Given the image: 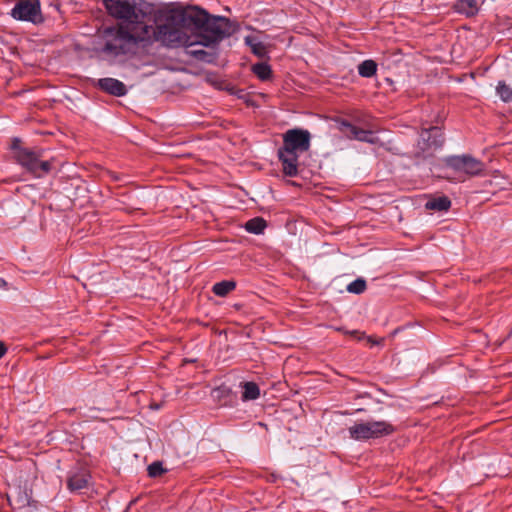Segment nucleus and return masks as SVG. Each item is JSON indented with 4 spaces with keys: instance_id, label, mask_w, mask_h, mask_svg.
<instances>
[{
    "instance_id": "nucleus-1",
    "label": "nucleus",
    "mask_w": 512,
    "mask_h": 512,
    "mask_svg": "<svg viewBox=\"0 0 512 512\" xmlns=\"http://www.w3.org/2000/svg\"><path fill=\"white\" fill-rule=\"evenodd\" d=\"M188 8L184 10H170L164 14L156 26L142 25L143 36H147L144 44L160 43L167 48L193 46L192 26L188 19Z\"/></svg>"
},
{
    "instance_id": "nucleus-2",
    "label": "nucleus",
    "mask_w": 512,
    "mask_h": 512,
    "mask_svg": "<svg viewBox=\"0 0 512 512\" xmlns=\"http://www.w3.org/2000/svg\"><path fill=\"white\" fill-rule=\"evenodd\" d=\"M188 12L194 38L193 46H215L236 31L234 23L226 17L211 15L198 6L189 7Z\"/></svg>"
},
{
    "instance_id": "nucleus-3",
    "label": "nucleus",
    "mask_w": 512,
    "mask_h": 512,
    "mask_svg": "<svg viewBox=\"0 0 512 512\" xmlns=\"http://www.w3.org/2000/svg\"><path fill=\"white\" fill-rule=\"evenodd\" d=\"M102 37L104 46L101 51L110 57L135 53L138 45L147 39V36H143L142 26L139 29L128 28L123 24L104 29Z\"/></svg>"
},
{
    "instance_id": "nucleus-4",
    "label": "nucleus",
    "mask_w": 512,
    "mask_h": 512,
    "mask_svg": "<svg viewBox=\"0 0 512 512\" xmlns=\"http://www.w3.org/2000/svg\"><path fill=\"white\" fill-rule=\"evenodd\" d=\"M103 4L109 15L125 21L128 28L145 25L146 13L129 0H103Z\"/></svg>"
},
{
    "instance_id": "nucleus-5",
    "label": "nucleus",
    "mask_w": 512,
    "mask_h": 512,
    "mask_svg": "<svg viewBox=\"0 0 512 512\" xmlns=\"http://www.w3.org/2000/svg\"><path fill=\"white\" fill-rule=\"evenodd\" d=\"M348 431L350 438L367 441L391 435L395 432V427L387 421H367L354 424Z\"/></svg>"
},
{
    "instance_id": "nucleus-6",
    "label": "nucleus",
    "mask_w": 512,
    "mask_h": 512,
    "mask_svg": "<svg viewBox=\"0 0 512 512\" xmlns=\"http://www.w3.org/2000/svg\"><path fill=\"white\" fill-rule=\"evenodd\" d=\"M42 153V150L35 151L28 148H19L16 152V159L27 171L37 177H41L51 170V163L41 160L43 157Z\"/></svg>"
},
{
    "instance_id": "nucleus-7",
    "label": "nucleus",
    "mask_w": 512,
    "mask_h": 512,
    "mask_svg": "<svg viewBox=\"0 0 512 512\" xmlns=\"http://www.w3.org/2000/svg\"><path fill=\"white\" fill-rule=\"evenodd\" d=\"M15 20L27 21L33 24L43 22L40 0H19L11 10Z\"/></svg>"
},
{
    "instance_id": "nucleus-8",
    "label": "nucleus",
    "mask_w": 512,
    "mask_h": 512,
    "mask_svg": "<svg viewBox=\"0 0 512 512\" xmlns=\"http://www.w3.org/2000/svg\"><path fill=\"white\" fill-rule=\"evenodd\" d=\"M310 142L311 134L308 130L301 128L289 129L283 134V145L281 148L300 154L309 150Z\"/></svg>"
},
{
    "instance_id": "nucleus-9",
    "label": "nucleus",
    "mask_w": 512,
    "mask_h": 512,
    "mask_svg": "<svg viewBox=\"0 0 512 512\" xmlns=\"http://www.w3.org/2000/svg\"><path fill=\"white\" fill-rule=\"evenodd\" d=\"M446 163L454 170L463 171L469 176L480 175L485 168L480 160L470 155L451 156L447 158Z\"/></svg>"
},
{
    "instance_id": "nucleus-10",
    "label": "nucleus",
    "mask_w": 512,
    "mask_h": 512,
    "mask_svg": "<svg viewBox=\"0 0 512 512\" xmlns=\"http://www.w3.org/2000/svg\"><path fill=\"white\" fill-rule=\"evenodd\" d=\"M91 475L85 468H74L68 472L67 488L71 493L81 492L89 487Z\"/></svg>"
},
{
    "instance_id": "nucleus-11",
    "label": "nucleus",
    "mask_w": 512,
    "mask_h": 512,
    "mask_svg": "<svg viewBox=\"0 0 512 512\" xmlns=\"http://www.w3.org/2000/svg\"><path fill=\"white\" fill-rule=\"evenodd\" d=\"M278 157L282 163V170L286 176L295 177L298 175L299 153L278 149Z\"/></svg>"
},
{
    "instance_id": "nucleus-12",
    "label": "nucleus",
    "mask_w": 512,
    "mask_h": 512,
    "mask_svg": "<svg viewBox=\"0 0 512 512\" xmlns=\"http://www.w3.org/2000/svg\"><path fill=\"white\" fill-rule=\"evenodd\" d=\"M420 140H422L425 143L426 148H441L444 144V134L439 127H430V128H424L422 129L420 133Z\"/></svg>"
},
{
    "instance_id": "nucleus-13",
    "label": "nucleus",
    "mask_w": 512,
    "mask_h": 512,
    "mask_svg": "<svg viewBox=\"0 0 512 512\" xmlns=\"http://www.w3.org/2000/svg\"><path fill=\"white\" fill-rule=\"evenodd\" d=\"M98 87L116 97H122L127 94L126 86L123 82L115 78H102L98 80Z\"/></svg>"
},
{
    "instance_id": "nucleus-14",
    "label": "nucleus",
    "mask_w": 512,
    "mask_h": 512,
    "mask_svg": "<svg viewBox=\"0 0 512 512\" xmlns=\"http://www.w3.org/2000/svg\"><path fill=\"white\" fill-rule=\"evenodd\" d=\"M453 9L466 17H473L479 12L480 5L477 0H457L453 4Z\"/></svg>"
},
{
    "instance_id": "nucleus-15",
    "label": "nucleus",
    "mask_w": 512,
    "mask_h": 512,
    "mask_svg": "<svg viewBox=\"0 0 512 512\" xmlns=\"http://www.w3.org/2000/svg\"><path fill=\"white\" fill-rule=\"evenodd\" d=\"M451 207V200L447 196H439L428 200L425 203L427 210H434L438 212L448 211Z\"/></svg>"
},
{
    "instance_id": "nucleus-16",
    "label": "nucleus",
    "mask_w": 512,
    "mask_h": 512,
    "mask_svg": "<svg viewBox=\"0 0 512 512\" xmlns=\"http://www.w3.org/2000/svg\"><path fill=\"white\" fill-rule=\"evenodd\" d=\"M245 44L248 45L254 55L259 58H265L267 56L266 46L253 35H248L244 38Z\"/></svg>"
},
{
    "instance_id": "nucleus-17",
    "label": "nucleus",
    "mask_w": 512,
    "mask_h": 512,
    "mask_svg": "<svg viewBox=\"0 0 512 512\" xmlns=\"http://www.w3.org/2000/svg\"><path fill=\"white\" fill-rule=\"evenodd\" d=\"M251 70L261 81H267L272 77L271 66L267 62L255 63Z\"/></svg>"
},
{
    "instance_id": "nucleus-18",
    "label": "nucleus",
    "mask_w": 512,
    "mask_h": 512,
    "mask_svg": "<svg viewBox=\"0 0 512 512\" xmlns=\"http://www.w3.org/2000/svg\"><path fill=\"white\" fill-rule=\"evenodd\" d=\"M242 387L243 392L241 399L243 401L255 400L260 396L259 386L255 382H244Z\"/></svg>"
},
{
    "instance_id": "nucleus-19",
    "label": "nucleus",
    "mask_w": 512,
    "mask_h": 512,
    "mask_svg": "<svg viewBox=\"0 0 512 512\" xmlns=\"http://www.w3.org/2000/svg\"><path fill=\"white\" fill-rule=\"evenodd\" d=\"M348 128L349 136L363 142H372L371 135L372 133L370 131L358 128L357 126H354L352 124H345Z\"/></svg>"
},
{
    "instance_id": "nucleus-20",
    "label": "nucleus",
    "mask_w": 512,
    "mask_h": 512,
    "mask_svg": "<svg viewBox=\"0 0 512 512\" xmlns=\"http://www.w3.org/2000/svg\"><path fill=\"white\" fill-rule=\"evenodd\" d=\"M267 224L266 221L261 217H255L250 220H248L245 223V229L249 233L253 234H261L263 233L264 229L266 228Z\"/></svg>"
},
{
    "instance_id": "nucleus-21",
    "label": "nucleus",
    "mask_w": 512,
    "mask_h": 512,
    "mask_svg": "<svg viewBox=\"0 0 512 512\" xmlns=\"http://www.w3.org/2000/svg\"><path fill=\"white\" fill-rule=\"evenodd\" d=\"M377 72V63L374 60H365L358 65L360 76L370 78Z\"/></svg>"
},
{
    "instance_id": "nucleus-22",
    "label": "nucleus",
    "mask_w": 512,
    "mask_h": 512,
    "mask_svg": "<svg viewBox=\"0 0 512 512\" xmlns=\"http://www.w3.org/2000/svg\"><path fill=\"white\" fill-rule=\"evenodd\" d=\"M236 283L233 281H221L213 285L212 291L219 297L226 296L229 292L234 290Z\"/></svg>"
},
{
    "instance_id": "nucleus-23",
    "label": "nucleus",
    "mask_w": 512,
    "mask_h": 512,
    "mask_svg": "<svg viewBox=\"0 0 512 512\" xmlns=\"http://www.w3.org/2000/svg\"><path fill=\"white\" fill-rule=\"evenodd\" d=\"M496 93L505 103L512 102V88L505 81H499L496 86Z\"/></svg>"
},
{
    "instance_id": "nucleus-24",
    "label": "nucleus",
    "mask_w": 512,
    "mask_h": 512,
    "mask_svg": "<svg viewBox=\"0 0 512 512\" xmlns=\"http://www.w3.org/2000/svg\"><path fill=\"white\" fill-rule=\"evenodd\" d=\"M347 291L353 294H361L366 290V281L362 278H357L347 285Z\"/></svg>"
},
{
    "instance_id": "nucleus-25",
    "label": "nucleus",
    "mask_w": 512,
    "mask_h": 512,
    "mask_svg": "<svg viewBox=\"0 0 512 512\" xmlns=\"http://www.w3.org/2000/svg\"><path fill=\"white\" fill-rule=\"evenodd\" d=\"M187 53L196 58L197 60L210 62L213 54L203 50V49H192V47L187 48Z\"/></svg>"
},
{
    "instance_id": "nucleus-26",
    "label": "nucleus",
    "mask_w": 512,
    "mask_h": 512,
    "mask_svg": "<svg viewBox=\"0 0 512 512\" xmlns=\"http://www.w3.org/2000/svg\"><path fill=\"white\" fill-rule=\"evenodd\" d=\"M147 471L150 477L156 478L161 476L165 472V469L161 462L156 461L148 466Z\"/></svg>"
},
{
    "instance_id": "nucleus-27",
    "label": "nucleus",
    "mask_w": 512,
    "mask_h": 512,
    "mask_svg": "<svg viewBox=\"0 0 512 512\" xmlns=\"http://www.w3.org/2000/svg\"><path fill=\"white\" fill-rule=\"evenodd\" d=\"M6 351H7L6 346L4 345V343L2 341H0V359L5 355Z\"/></svg>"
},
{
    "instance_id": "nucleus-28",
    "label": "nucleus",
    "mask_w": 512,
    "mask_h": 512,
    "mask_svg": "<svg viewBox=\"0 0 512 512\" xmlns=\"http://www.w3.org/2000/svg\"><path fill=\"white\" fill-rule=\"evenodd\" d=\"M7 282L0 277V289H6L7 288Z\"/></svg>"
}]
</instances>
